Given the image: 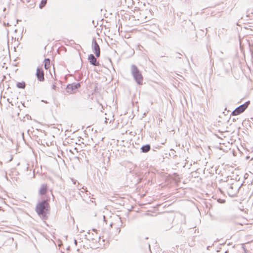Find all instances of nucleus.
<instances>
[{"label": "nucleus", "mask_w": 253, "mask_h": 253, "mask_svg": "<svg viewBox=\"0 0 253 253\" xmlns=\"http://www.w3.org/2000/svg\"><path fill=\"white\" fill-rule=\"evenodd\" d=\"M49 209V204L46 200H43L37 204L35 210L37 214L42 216L43 219H46Z\"/></svg>", "instance_id": "nucleus-1"}, {"label": "nucleus", "mask_w": 253, "mask_h": 253, "mask_svg": "<svg viewBox=\"0 0 253 253\" xmlns=\"http://www.w3.org/2000/svg\"><path fill=\"white\" fill-rule=\"evenodd\" d=\"M130 72L134 80L138 85L143 84V77L138 67L132 64L130 67Z\"/></svg>", "instance_id": "nucleus-2"}, {"label": "nucleus", "mask_w": 253, "mask_h": 253, "mask_svg": "<svg viewBox=\"0 0 253 253\" xmlns=\"http://www.w3.org/2000/svg\"><path fill=\"white\" fill-rule=\"evenodd\" d=\"M242 185L243 184L239 185L237 182L228 185L227 191L229 196L231 197H236Z\"/></svg>", "instance_id": "nucleus-3"}, {"label": "nucleus", "mask_w": 253, "mask_h": 253, "mask_svg": "<svg viewBox=\"0 0 253 253\" xmlns=\"http://www.w3.org/2000/svg\"><path fill=\"white\" fill-rule=\"evenodd\" d=\"M250 104V101H248L243 104L240 105L232 112L231 115L236 116L242 113L248 107Z\"/></svg>", "instance_id": "nucleus-4"}, {"label": "nucleus", "mask_w": 253, "mask_h": 253, "mask_svg": "<svg viewBox=\"0 0 253 253\" xmlns=\"http://www.w3.org/2000/svg\"><path fill=\"white\" fill-rule=\"evenodd\" d=\"M92 48L96 57H99L100 55V48L99 44L97 42L95 38H93L92 39Z\"/></svg>", "instance_id": "nucleus-5"}, {"label": "nucleus", "mask_w": 253, "mask_h": 253, "mask_svg": "<svg viewBox=\"0 0 253 253\" xmlns=\"http://www.w3.org/2000/svg\"><path fill=\"white\" fill-rule=\"evenodd\" d=\"M36 76L37 79L40 82H43L44 81V74L42 68L38 67L36 70Z\"/></svg>", "instance_id": "nucleus-6"}, {"label": "nucleus", "mask_w": 253, "mask_h": 253, "mask_svg": "<svg viewBox=\"0 0 253 253\" xmlns=\"http://www.w3.org/2000/svg\"><path fill=\"white\" fill-rule=\"evenodd\" d=\"M81 86V84L80 83H73L71 84H69L67 85L66 87V91L67 92L71 93L72 91L76 89H78Z\"/></svg>", "instance_id": "nucleus-7"}, {"label": "nucleus", "mask_w": 253, "mask_h": 253, "mask_svg": "<svg viewBox=\"0 0 253 253\" xmlns=\"http://www.w3.org/2000/svg\"><path fill=\"white\" fill-rule=\"evenodd\" d=\"M88 60L90 64L94 66H99V63L97 61L96 58L95 57L94 55L92 54H90L88 56Z\"/></svg>", "instance_id": "nucleus-8"}, {"label": "nucleus", "mask_w": 253, "mask_h": 253, "mask_svg": "<svg viewBox=\"0 0 253 253\" xmlns=\"http://www.w3.org/2000/svg\"><path fill=\"white\" fill-rule=\"evenodd\" d=\"M48 190V186L46 184H42L39 190V193L40 195H45Z\"/></svg>", "instance_id": "nucleus-9"}, {"label": "nucleus", "mask_w": 253, "mask_h": 253, "mask_svg": "<svg viewBox=\"0 0 253 253\" xmlns=\"http://www.w3.org/2000/svg\"><path fill=\"white\" fill-rule=\"evenodd\" d=\"M141 152L143 153H147L151 149V145L149 144L143 145L140 148Z\"/></svg>", "instance_id": "nucleus-10"}, {"label": "nucleus", "mask_w": 253, "mask_h": 253, "mask_svg": "<svg viewBox=\"0 0 253 253\" xmlns=\"http://www.w3.org/2000/svg\"><path fill=\"white\" fill-rule=\"evenodd\" d=\"M50 60L49 58H45L44 60V67L46 70L50 68Z\"/></svg>", "instance_id": "nucleus-11"}, {"label": "nucleus", "mask_w": 253, "mask_h": 253, "mask_svg": "<svg viewBox=\"0 0 253 253\" xmlns=\"http://www.w3.org/2000/svg\"><path fill=\"white\" fill-rule=\"evenodd\" d=\"M16 86L19 88L24 89L26 86V84L24 82H18L16 84Z\"/></svg>", "instance_id": "nucleus-12"}, {"label": "nucleus", "mask_w": 253, "mask_h": 253, "mask_svg": "<svg viewBox=\"0 0 253 253\" xmlns=\"http://www.w3.org/2000/svg\"><path fill=\"white\" fill-rule=\"evenodd\" d=\"M47 0H41V3L39 5V7L40 9H42L43 8V7L45 6V5H46V4L47 3Z\"/></svg>", "instance_id": "nucleus-13"}, {"label": "nucleus", "mask_w": 253, "mask_h": 253, "mask_svg": "<svg viewBox=\"0 0 253 253\" xmlns=\"http://www.w3.org/2000/svg\"><path fill=\"white\" fill-rule=\"evenodd\" d=\"M182 54L179 53H176V55L175 56V58H181L180 56H181Z\"/></svg>", "instance_id": "nucleus-14"}, {"label": "nucleus", "mask_w": 253, "mask_h": 253, "mask_svg": "<svg viewBox=\"0 0 253 253\" xmlns=\"http://www.w3.org/2000/svg\"><path fill=\"white\" fill-rule=\"evenodd\" d=\"M56 88H57V87H56V85H55V83L54 84H53L52 85V89H54V90H56Z\"/></svg>", "instance_id": "nucleus-15"}, {"label": "nucleus", "mask_w": 253, "mask_h": 253, "mask_svg": "<svg viewBox=\"0 0 253 253\" xmlns=\"http://www.w3.org/2000/svg\"><path fill=\"white\" fill-rule=\"evenodd\" d=\"M89 237L90 238V239H91L92 240H95V238H94L95 236H94V235L93 233L92 234V236H90V237Z\"/></svg>", "instance_id": "nucleus-16"}, {"label": "nucleus", "mask_w": 253, "mask_h": 253, "mask_svg": "<svg viewBox=\"0 0 253 253\" xmlns=\"http://www.w3.org/2000/svg\"><path fill=\"white\" fill-rule=\"evenodd\" d=\"M73 182V183L74 184H76V183L77 182V181L76 180H74L73 179H72Z\"/></svg>", "instance_id": "nucleus-17"}, {"label": "nucleus", "mask_w": 253, "mask_h": 253, "mask_svg": "<svg viewBox=\"0 0 253 253\" xmlns=\"http://www.w3.org/2000/svg\"><path fill=\"white\" fill-rule=\"evenodd\" d=\"M74 243L76 245H77V241L76 240H74Z\"/></svg>", "instance_id": "nucleus-18"}, {"label": "nucleus", "mask_w": 253, "mask_h": 253, "mask_svg": "<svg viewBox=\"0 0 253 253\" xmlns=\"http://www.w3.org/2000/svg\"><path fill=\"white\" fill-rule=\"evenodd\" d=\"M42 102H44V103H48L46 101H44V100H42Z\"/></svg>", "instance_id": "nucleus-19"}, {"label": "nucleus", "mask_w": 253, "mask_h": 253, "mask_svg": "<svg viewBox=\"0 0 253 253\" xmlns=\"http://www.w3.org/2000/svg\"><path fill=\"white\" fill-rule=\"evenodd\" d=\"M87 234L88 235V236H89L90 235V231L89 230L88 232H87Z\"/></svg>", "instance_id": "nucleus-20"}, {"label": "nucleus", "mask_w": 253, "mask_h": 253, "mask_svg": "<svg viewBox=\"0 0 253 253\" xmlns=\"http://www.w3.org/2000/svg\"><path fill=\"white\" fill-rule=\"evenodd\" d=\"M94 150H97V149H96V146H94Z\"/></svg>", "instance_id": "nucleus-21"}, {"label": "nucleus", "mask_w": 253, "mask_h": 253, "mask_svg": "<svg viewBox=\"0 0 253 253\" xmlns=\"http://www.w3.org/2000/svg\"><path fill=\"white\" fill-rule=\"evenodd\" d=\"M228 252H228V250H227V251H226L225 252V253H228Z\"/></svg>", "instance_id": "nucleus-22"}, {"label": "nucleus", "mask_w": 253, "mask_h": 253, "mask_svg": "<svg viewBox=\"0 0 253 253\" xmlns=\"http://www.w3.org/2000/svg\"><path fill=\"white\" fill-rule=\"evenodd\" d=\"M82 188L83 189H84V190L85 189L84 188V186L82 187Z\"/></svg>", "instance_id": "nucleus-23"}, {"label": "nucleus", "mask_w": 253, "mask_h": 253, "mask_svg": "<svg viewBox=\"0 0 253 253\" xmlns=\"http://www.w3.org/2000/svg\"><path fill=\"white\" fill-rule=\"evenodd\" d=\"M170 151L174 152V151L173 149H171Z\"/></svg>", "instance_id": "nucleus-24"}, {"label": "nucleus", "mask_w": 253, "mask_h": 253, "mask_svg": "<svg viewBox=\"0 0 253 253\" xmlns=\"http://www.w3.org/2000/svg\"><path fill=\"white\" fill-rule=\"evenodd\" d=\"M149 248H150V245L149 244Z\"/></svg>", "instance_id": "nucleus-25"}, {"label": "nucleus", "mask_w": 253, "mask_h": 253, "mask_svg": "<svg viewBox=\"0 0 253 253\" xmlns=\"http://www.w3.org/2000/svg\"><path fill=\"white\" fill-rule=\"evenodd\" d=\"M0 164H2V163H1L0 161Z\"/></svg>", "instance_id": "nucleus-26"}]
</instances>
